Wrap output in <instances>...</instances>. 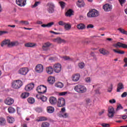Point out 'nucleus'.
I'll return each instance as SVG.
<instances>
[{
	"label": "nucleus",
	"mask_w": 127,
	"mask_h": 127,
	"mask_svg": "<svg viewBox=\"0 0 127 127\" xmlns=\"http://www.w3.org/2000/svg\"><path fill=\"white\" fill-rule=\"evenodd\" d=\"M60 118H64V119H66V118L69 117V114L66 112V108L64 107L61 109L60 112Z\"/></svg>",
	"instance_id": "nucleus-5"
},
{
	"label": "nucleus",
	"mask_w": 127,
	"mask_h": 127,
	"mask_svg": "<svg viewBox=\"0 0 127 127\" xmlns=\"http://www.w3.org/2000/svg\"><path fill=\"white\" fill-rule=\"evenodd\" d=\"M17 23L21 24L22 25H28L29 24V22H28V21L23 20L18 21Z\"/></svg>",
	"instance_id": "nucleus-37"
},
{
	"label": "nucleus",
	"mask_w": 127,
	"mask_h": 127,
	"mask_svg": "<svg viewBox=\"0 0 127 127\" xmlns=\"http://www.w3.org/2000/svg\"><path fill=\"white\" fill-rule=\"evenodd\" d=\"M27 101L29 104H34L35 102V99H34L33 98L30 97L28 98Z\"/></svg>",
	"instance_id": "nucleus-39"
},
{
	"label": "nucleus",
	"mask_w": 127,
	"mask_h": 127,
	"mask_svg": "<svg viewBox=\"0 0 127 127\" xmlns=\"http://www.w3.org/2000/svg\"><path fill=\"white\" fill-rule=\"evenodd\" d=\"M118 30H119V31H120V32H121V33H122L123 34H125L126 32V30H125V29H122L121 28H119Z\"/></svg>",
	"instance_id": "nucleus-53"
},
{
	"label": "nucleus",
	"mask_w": 127,
	"mask_h": 127,
	"mask_svg": "<svg viewBox=\"0 0 127 127\" xmlns=\"http://www.w3.org/2000/svg\"><path fill=\"white\" fill-rule=\"evenodd\" d=\"M47 10L49 13H53L55 11V5L52 2L48 3L47 4Z\"/></svg>",
	"instance_id": "nucleus-4"
},
{
	"label": "nucleus",
	"mask_w": 127,
	"mask_h": 127,
	"mask_svg": "<svg viewBox=\"0 0 127 127\" xmlns=\"http://www.w3.org/2000/svg\"><path fill=\"white\" fill-rule=\"evenodd\" d=\"M50 127V124L47 122H44L41 125V127Z\"/></svg>",
	"instance_id": "nucleus-42"
},
{
	"label": "nucleus",
	"mask_w": 127,
	"mask_h": 127,
	"mask_svg": "<svg viewBox=\"0 0 127 127\" xmlns=\"http://www.w3.org/2000/svg\"><path fill=\"white\" fill-rule=\"evenodd\" d=\"M46 72L49 75H52L53 74V67L52 66H48L46 68Z\"/></svg>",
	"instance_id": "nucleus-20"
},
{
	"label": "nucleus",
	"mask_w": 127,
	"mask_h": 127,
	"mask_svg": "<svg viewBox=\"0 0 127 127\" xmlns=\"http://www.w3.org/2000/svg\"><path fill=\"white\" fill-rule=\"evenodd\" d=\"M65 99L63 98H59L58 101V107H64L65 106Z\"/></svg>",
	"instance_id": "nucleus-17"
},
{
	"label": "nucleus",
	"mask_w": 127,
	"mask_h": 127,
	"mask_svg": "<svg viewBox=\"0 0 127 127\" xmlns=\"http://www.w3.org/2000/svg\"><path fill=\"white\" fill-rule=\"evenodd\" d=\"M87 16L88 17H97L99 16V11L95 9H93L87 13Z\"/></svg>",
	"instance_id": "nucleus-3"
},
{
	"label": "nucleus",
	"mask_w": 127,
	"mask_h": 127,
	"mask_svg": "<svg viewBox=\"0 0 127 127\" xmlns=\"http://www.w3.org/2000/svg\"><path fill=\"white\" fill-rule=\"evenodd\" d=\"M48 81L50 84H54L55 83V77L50 76L48 79Z\"/></svg>",
	"instance_id": "nucleus-28"
},
{
	"label": "nucleus",
	"mask_w": 127,
	"mask_h": 127,
	"mask_svg": "<svg viewBox=\"0 0 127 127\" xmlns=\"http://www.w3.org/2000/svg\"><path fill=\"white\" fill-rule=\"evenodd\" d=\"M99 52L101 53V54H103V55H110V52L108 50H105L104 49H100L99 50Z\"/></svg>",
	"instance_id": "nucleus-23"
},
{
	"label": "nucleus",
	"mask_w": 127,
	"mask_h": 127,
	"mask_svg": "<svg viewBox=\"0 0 127 127\" xmlns=\"http://www.w3.org/2000/svg\"><path fill=\"white\" fill-rule=\"evenodd\" d=\"M7 110L9 114H14L15 113V109L13 107H10L8 108Z\"/></svg>",
	"instance_id": "nucleus-36"
},
{
	"label": "nucleus",
	"mask_w": 127,
	"mask_h": 127,
	"mask_svg": "<svg viewBox=\"0 0 127 127\" xmlns=\"http://www.w3.org/2000/svg\"><path fill=\"white\" fill-rule=\"evenodd\" d=\"M15 119L13 118V117L11 116H7V122L9 124H13V123H14Z\"/></svg>",
	"instance_id": "nucleus-27"
},
{
	"label": "nucleus",
	"mask_w": 127,
	"mask_h": 127,
	"mask_svg": "<svg viewBox=\"0 0 127 127\" xmlns=\"http://www.w3.org/2000/svg\"><path fill=\"white\" fill-rule=\"evenodd\" d=\"M86 83H90L92 81V79L90 77H86L85 78Z\"/></svg>",
	"instance_id": "nucleus-50"
},
{
	"label": "nucleus",
	"mask_w": 127,
	"mask_h": 127,
	"mask_svg": "<svg viewBox=\"0 0 127 127\" xmlns=\"http://www.w3.org/2000/svg\"><path fill=\"white\" fill-rule=\"evenodd\" d=\"M113 84H111L110 86L108 87L107 91L108 92H109V93H111V92H112V90H113Z\"/></svg>",
	"instance_id": "nucleus-48"
},
{
	"label": "nucleus",
	"mask_w": 127,
	"mask_h": 127,
	"mask_svg": "<svg viewBox=\"0 0 127 127\" xmlns=\"http://www.w3.org/2000/svg\"><path fill=\"white\" fill-rule=\"evenodd\" d=\"M50 46H51V43L50 42H46L43 45L42 48L44 51H47Z\"/></svg>",
	"instance_id": "nucleus-18"
},
{
	"label": "nucleus",
	"mask_w": 127,
	"mask_h": 127,
	"mask_svg": "<svg viewBox=\"0 0 127 127\" xmlns=\"http://www.w3.org/2000/svg\"><path fill=\"white\" fill-rule=\"evenodd\" d=\"M16 3L19 6H25L26 5V0H16Z\"/></svg>",
	"instance_id": "nucleus-16"
},
{
	"label": "nucleus",
	"mask_w": 127,
	"mask_h": 127,
	"mask_svg": "<svg viewBox=\"0 0 127 127\" xmlns=\"http://www.w3.org/2000/svg\"><path fill=\"white\" fill-rule=\"evenodd\" d=\"M76 27L78 29L82 30L83 29H85V25H84V24L80 23L76 26Z\"/></svg>",
	"instance_id": "nucleus-34"
},
{
	"label": "nucleus",
	"mask_w": 127,
	"mask_h": 127,
	"mask_svg": "<svg viewBox=\"0 0 127 127\" xmlns=\"http://www.w3.org/2000/svg\"><path fill=\"white\" fill-rule=\"evenodd\" d=\"M119 1L122 6H123V4L126 3V0H119Z\"/></svg>",
	"instance_id": "nucleus-52"
},
{
	"label": "nucleus",
	"mask_w": 127,
	"mask_h": 127,
	"mask_svg": "<svg viewBox=\"0 0 127 127\" xmlns=\"http://www.w3.org/2000/svg\"><path fill=\"white\" fill-rule=\"evenodd\" d=\"M44 121H47V118L45 117H40L39 119L37 120V122H43Z\"/></svg>",
	"instance_id": "nucleus-40"
},
{
	"label": "nucleus",
	"mask_w": 127,
	"mask_h": 127,
	"mask_svg": "<svg viewBox=\"0 0 127 127\" xmlns=\"http://www.w3.org/2000/svg\"><path fill=\"white\" fill-rule=\"evenodd\" d=\"M65 22H64V21H60L59 22V25H61L62 26H63L64 25H65Z\"/></svg>",
	"instance_id": "nucleus-57"
},
{
	"label": "nucleus",
	"mask_w": 127,
	"mask_h": 127,
	"mask_svg": "<svg viewBox=\"0 0 127 127\" xmlns=\"http://www.w3.org/2000/svg\"><path fill=\"white\" fill-rule=\"evenodd\" d=\"M36 112H37V113H41V112H42V109L40 108H37L35 109Z\"/></svg>",
	"instance_id": "nucleus-54"
},
{
	"label": "nucleus",
	"mask_w": 127,
	"mask_h": 127,
	"mask_svg": "<svg viewBox=\"0 0 127 127\" xmlns=\"http://www.w3.org/2000/svg\"><path fill=\"white\" fill-rule=\"evenodd\" d=\"M108 117L109 118H114L115 116V108L112 106H110L108 108Z\"/></svg>",
	"instance_id": "nucleus-12"
},
{
	"label": "nucleus",
	"mask_w": 127,
	"mask_h": 127,
	"mask_svg": "<svg viewBox=\"0 0 127 127\" xmlns=\"http://www.w3.org/2000/svg\"><path fill=\"white\" fill-rule=\"evenodd\" d=\"M40 99L42 102H46L47 101V98L45 96H42Z\"/></svg>",
	"instance_id": "nucleus-51"
},
{
	"label": "nucleus",
	"mask_w": 127,
	"mask_h": 127,
	"mask_svg": "<svg viewBox=\"0 0 127 127\" xmlns=\"http://www.w3.org/2000/svg\"><path fill=\"white\" fill-rule=\"evenodd\" d=\"M37 91L39 94H44V93H46L47 88L44 85H40L37 87Z\"/></svg>",
	"instance_id": "nucleus-9"
},
{
	"label": "nucleus",
	"mask_w": 127,
	"mask_h": 127,
	"mask_svg": "<svg viewBox=\"0 0 127 127\" xmlns=\"http://www.w3.org/2000/svg\"><path fill=\"white\" fill-rule=\"evenodd\" d=\"M4 102L7 106H11L14 103V100L10 97H7L4 100Z\"/></svg>",
	"instance_id": "nucleus-13"
},
{
	"label": "nucleus",
	"mask_w": 127,
	"mask_h": 127,
	"mask_svg": "<svg viewBox=\"0 0 127 127\" xmlns=\"http://www.w3.org/2000/svg\"><path fill=\"white\" fill-rule=\"evenodd\" d=\"M68 94L67 92H63L59 93L60 96H65V95H67Z\"/></svg>",
	"instance_id": "nucleus-55"
},
{
	"label": "nucleus",
	"mask_w": 127,
	"mask_h": 127,
	"mask_svg": "<svg viewBox=\"0 0 127 127\" xmlns=\"http://www.w3.org/2000/svg\"><path fill=\"white\" fill-rule=\"evenodd\" d=\"M78 7H83L85 5V2L83 0H78L76 2Z\"/></svg>",
	"instance_id": "nucleus-24"
},
{
	"label": "nucleus",
	"mask_w": 127,
	"mask_h": 127,
	"mask_svg": "<svg viewBox=\"0 0 127 127\" xmlns=\"http://www.w3.org/2000/svg\"><path fill=\"white\" fill-rule=\"evenodd\" d=\"M41 3V1H36L35 2L34 4H33L31 6V7L32 8H35V7H37V6H38V5H40Z\"/></svg>",
	"instance_id": "nucleus-32"
},
{
	"label": "nucleus",
	"mask_w": 127,
	"mask_h": 127,
	"mask_svg": "<svg viewBox=\"0 0 127 127\" xmlns=\"http://www.w3.org/2000/svg\"><path fill=\"white\" fill-rule=\"evenodd\" d=\"M73 15V11L72 9H69L67 10V11L65 13L66 16H71V15Z\"/></svg>",
	"instance_id": "nucleus-38"
},
{
	"label": "nucleus",
	"mask_w": 127,
	"mask_h": 127,
	"mask_svg": "<svg viewBox=\"0 0 127 127\" xmlns=\"http://www.w3.org/2000/svg\"><path fill=\"white\" fill-rule=\"evenodd\" d=\"M53 69L55 73H60L61 70H62V66L60 64H55L53 66Z\"/></svg>",
	"instance_id": "nucleus-7"
},
{
	"label": "nucleus",
	"mask_w": 127,
	"mask_h": 127,
	"mask_svg": "<svg viewBox=\"0 0 127 127\" xmlns=\"http://www.w3.org/2000/svg\"><path fill=\"white\" fill-rule=\"evenodd\" d=\"M54 111H55V109H54V107L52 106H48L47 107V112L49 114H53V113H54Z\"/></svg>",
	"instance_id": "nucleus-22"
},
{
	"label": "nucleus",
	"mask_w": 127,
	"mask_h": 127,
	"mask_svg": "<svg viewBox=\"0 0 127 127\" xmlns=\"http://www.w3.org/2000/svg\"><path fill=\"white\" fill-rule=\"evenodd\" d=\"M127 96V93L125 92L122 94L121 97L122 98H126Z\"/></svg>",
	"instance_id": "nucleus-61"
},
{
	"label": "nucleus",
	"mask_w": 127,
	"mask_h": 127,
	"mask_svg": "<svg viewBox=\"0 0 127 127\" xmlns=\"http://www.w3.org/2000/svg\"><path fill=\"white\" fill-rule=\"evenodd\" d=\"M22 86V81L19 79L14 80L11 82L13 89H19Z\"/></svg>",
	"instance_id": "nucleus-2"
},
{
	"label": "nucleus",
	"mask_w": 127,
	"mask_h": 127,
	"mask_svg": "<svg viewBox=\"0 0 127 127\" xmlns=\"http://www.w3.org/2000/svg\"><path fill=\"white\" fill-rule=\"evenodd\" d=\"M74 91L79 94H84L87 92V87L82 84H77L74 86Z\"/></svg>",
	"instance_id": "nucleus-1"
},
{
	"label": "nucleus",
	"mask_w": 127,
	"mask_h": 127,
	"mask_svg": "<svg viewBox=\"0 0 127 127\" xmlns=\"http://www.w3.org/2000/svg\"><path fill=\"white\" fill-rule=\"evenodd\" d=\"M125 89V87H124V84L122 83H120L118 85L117 92H121V90H124Z\"/></svg>",
	"instance_id": "nucleus-26"
},
{
	"label": "nucleus",
	"mask_w": 127,
	"mask_h": 127,
	"mask_svg": "<svg viewBox=\"0 0 127 127\" xmlns=\"http://www.w3.org/2000/svg\"><path fill=\"white\" fill-rule=\"evenodd\" d=\"M55 86L57 88H60V89L63 88L64 87V84L61 82H58L55 83Z\"/></svg>",
	"instance_id": "nucleus-33"
},
{
	"label": "nucleus",
	"mask_w": 127,
	"mask_h": 127,
	"mask_svg": "<svg viewBox=\"0 0 127 127\" xmlns=\"http://www.w3.org/2000/svg\"><path fill=\"white\" fill-rule=\"evenodd\" d=\"M36 24H39V25H41V27H48V28H50V27H51V26H52V25H53L54 24V22H50L48 23L47 24H43V22L41 21H39L38 20L36 22Z\"/></svg>",
	"instance_id": "nucleus-6"
},
{
	"label": "nucleus",
	"mask_w": 127,
	"mask_h": 127,
	"mask_svg": "<svg viewBox=\"0 0 127 127\" xmlns=\"http://www.w3.org/2000/svg\"><path fill=\"white\" fill-rule=\"evenodd\" d=\"M43 70H44V67L41 64H37L35 68V71L36 73H42Z\"/></svg>",
	"instance_id": "nucleus-11"
},
{
	"label": "nucleus",
	"mask_w": 127,
	"mask_h": 127,
	"mask_svg": "<svg viewBox=\"0 0 127 127\" xmlns=\"http://www.w3.org/2000/svg\"><path fill=\"white\" fill-rule=\"evenodd\" d=\"M10 43V41L9 40H5L1 43V47H3L4 45H7L8 47H9V45Z\"/></svg>",
	"instance_id": "nucleus-25"
},
{
	"label": "nucleus",
	"mask_w": 127,
	"mask_h": 127,
	"mask_svg": "<svg viewBox=\"0 0 127 127\" xmlns=\"http://www.w3.org/2000/svg\"><path fill=\"white\" fill-rule=\"evenodd\" d=\"M86 101L87 104H90V103H91V99L87 98L86 99Z\"/></svg>",
	"instance_id": "nucleus-64"
},
{
	"label": "nucleus",
	"mask_w": 127,
	"mask_h": 127,
	"mask_svg": "<svg viewBox=\"0 0 127 127\" xmlns=\"http://www.w3.org/2000/svg\"><path fill=\"white\" fill-rule=\"evenodd\" d=\"M114 47L116 48L118 47H122V48H127V45L126 44H123L121 42H118L117 44L114 45Z\"/></svg>",
	"instance_id": "nucleus-19"
},
{
	"label": "nucleus",
	"mask_w": 127,
	"mask_h": 127,
	"mask_svg": "<svg viewBox=\"0 0 127 127\" xmlns=\"http://www.w3.org/2000/svg\"><path fill=\"white\" fill-rule=\"evenodd\" d=\"M81 75L79 73L74 74L71 76V80L72 82H78L80 80Z\"/></svg>",
	"instance_id": "nucleus-14"
},
{
	"label": "nucleus",
	"mask_w": 127,
	"mask_h": 127,
	"mask_svg": "<svg viewBox=\"0 0 127 127\" xmlns=\"http://www.w3.org/2000/svg\"><path fill=\"white\" fill-rule=\"evenodd\" d=\"M113 51L115 52V53H118V54H125V51H117L116 49H113Z\"/></svg>",
	"instance_id": "nucleus-46"
},
{
	"label": "nucleus",
	"mask_w": 127,
	"mask_h": 127,
	"mask_svg": "<svg viewBox=\"0 0 127 127\" xmlns=\"http://www.w3.org/2000/svg\"><path fill=\"white\" fill-rule=\"evenodd\" d=\"M105 110L104 109L102 110L101 111L99 112V116H102L104 113H105Z\"/></svg>",
	"instance_id": "nucleus-63"
},
{
	"label": "nucleus",
	"mask_w": 127,
	"mask_h": 127,
	"mask_svg": "<svg viewBox=\"0 0 127 127\" xmlns=\"http://www.w3.org/2000/svg\"><path fill=\"white\" fill-rule=\"evenodd\" d=\"M35 46V44L31 43H28L25 44V47H34Z\"/></svg>",
	"instance_id": "nucleus-41"
},
{
	"label": "nucleus",
	"mask_w": 127,
	"mask_h": 127,
	"mask_svg": "<svg viewBox=\"0 0 127 127\" xmlns=\"http://www.w3.org/2000/svg\"><path fill=\"white\" fill-rule=\"evenodd\" d=\"M101 126L103 127H110V124H105V123H103V124H101Z\"/></svg>",
	"instance_id": "nucleus-59"
},
{
	"label": "nucleus",
	"mask_w": 127,
	"mask_h": 127,
	"mask_svg": "<svg viewBox=\"0 0 127 127\" xmlns=\"http://www.w3.org/2000/svg\"><path fill=\"white\" fill-rule=\"evenodd\" d=\"M124 63H125V64L124 65V67H127V58H125L124 59Z\"/></svg>",
	"instance_id": "nucleus-56"
},
{
	"label": "nucleus",
	"mask_w": 127,
	"mask_h": 127,
	"mask_svg": "<svg viewBox=\"0 0 127 127\" xmlns=\"http://www.w3.org/2000/svg\"><path fill=\"white\" fill-rule=\"evenodd\" d=\"M78 66L79 69H83L84 67H85V64L83 62H81L78 63Z\"/></svg>",
	"instance_id": "nucleus-43"
},
{
	"label": "nucleus",
	"mask_w": 127,
	"mask_h": 127,
	"mask_svg": "<svg viewBox=\"0 0 127 127\" xmlns=\"http://www.w3.org/2000/svg\"><path fill=\"white\" fill-rule=\"evenodd\" d=\"M63 58L64 60H66L67 61H72V60H73V59L67 56H64L63 57Z\"/></svg>",
	"instance_id": "nucleus-47"
},
{
	"label": "nucleus",
	"mask_w": 127,
	"mask_h": 127,
	"mask_svg": "<svg viewBox=\"0 0 127 127\" xmlns=\"http://www.w3.org/2000/svg\"><path fill=\"white\" fill-rule=\"evenodd\" d=\"M5 124H6L5 119L3 117H0V126H5Z\"/></svg>",
	"instance_id": "nucleus-29"
},
{
	"label": "nucleus",
	"mask_w": 127,
	"mask_h": 127,
	"mask_svg": "<svg viewBox=\"0 0 127 127\" xmlns=\"http://www.w3.org/2000/svg\"><path fill=\"white\" fill-rule=\"evenodd\" d=\"M34 86H35L34 83H29L28 85L25 86V90L27 92H30V91L33 90V88H34Z\"/></svg>",
	"instance_id": "nucleus-15"
},
{
	"label": "nucleus",
	"mask_w": 127,
	"mask_h": 127,
	"mask_svg": "<svg viewBox=\"0 0 127 127\" xmlns=\"http://www.w3.org/2000/svg\"><path fill=\"white\" fill-rule=\"evenodd\" d=\"M53 42H56V43H62V42H64V40H62L60 38H57L55 39H54L53 40Z\"/></svg>",
	"instance_id": "nucleus-30"
},
{
	"label": "nucleus",
	"mask_w": 127,
	"mask_h": 127,
	"mask_svg": "<svg viewBox=\"0 0 127 127\" xmlns=\"http://www.w3.org/2000/svg\"><path fill=\"white\" fill-rule=\"evenodd\" d=\"M29 71V70H28V68L27 67H21L18 70V74L25 76V75L27 74V73H28Z\"/></svg>",
	"instance_id": "nucleus-8"
},
{
	"label": "nucleus",
	"mask_w": 127,
	"mask_h": 127,
	"mask_svg": "<svg viewBox=\"0 0 127 127\" xmlns=\"http://www.w3.org/2000/svg\"><path fill=\"white\" fill-rule=\"evenodd\" d=\"M103 9H104V11L109 12V11H111V10L113 9V5L109 3H106L105 4L103 5Z\"/></svg>",
	"instance_id": "nucleus-10"
},
{
	"label": "nucleus",
	"mask_w": 127,
	"mask_h": 127,
	"mask_svg": "<svg viewBox=\"0 0 127 127\" xmlns=\"http://www.w3.org/2000/svg\"><path fill=\"white\" fill-rule=\"evenodd\" d=\"M5 33H8V32L7 31H0V35H2L3 34H5Z\"/></svg>",
	"instance_id": "nucleus-62"
},
{
	"label": "nucleus",
	"mask_w": 127,
	"mask_h": 127,
	"mask_svg": "<svg viewBox=\"0 0 127 127\" xmlns=\"http://www.w3.org/2000/svg\"><path fill=\"white\" fill-rule=\"evenodd\" d=\"M59 3L62 7V8L63 9V8H64V7H65V2H64V1H60Z\"/></svg>",
	"instance_id": "nucleus-49"
},
{
	"label": "nucleus",
	"mask_w": 127,
	"mask_h": 127,
	"mask_svg": "<svg viewBox=\"0 0 127 127\" xmlns=\"http://www.w3.org/2000/svg\"><path fill=\"white\" fill-rule=\"evenodd\" d=\"M109 103L110 104H115L116 103V99H112L109 100Z\"/></svg>",
	"instance_id": "nucleus-58"
},
{
	"label": "nucleus",
	"mask_w": 127,
	"mask_h": 127,
	"mask_svg": "<svg viewBox=\"0 0 127 127\" xmlns=\"http://www.w3.org/2000/svg\"><path fill=\"white\" fill-rule=\"evenodd\" d=\"M29 96V93L24 92L22 93L21 95V98H22V99H26V98L28 97Z\"/></svg>",
	"instance_id": "nucleus-35"
},
{
	"label": "nucleus",
	"mask_w": 127,
	"mask_h": 127,
	"mask_svg": "<svg viewBox=\"0 0 127 127\" xmlns=\"http://www.w3.org/2000/svg\"><path fill=\"white\" fill-rule=\"evenodd\" d=\"M64 29H65V30H67V31L70 30V29H71V25L69 24H65Z\"/></svg>",
	"instance_id": "nucleus-45"
},
{
	"label": "nucleus",
	"mask_w": 127,
	"mask_h": 127,
	"mask_svg": "<svg viewBox=\"0 0 127 127\" xmlns=\"http://www.w3.org/2000/svg\"><path fill=\"white\" fill-rule=\"evenodd\" d=\"M19 43L17 41L10 42V44H9V47H13L14 46H17Z\"/></svg>",
	"instance_id": "nucleus-31"
},
{
	"label": "nucleus",
	"mask_w": 127,
	"mask_h": 127,
	"mask_svg": "<svg viewBox=\"0 0 127 127\" xmlns=\"http://www.w3.org/2000/svg\"><path fill=\"white\" fill-rule=\"evenodd\" d=\"M120 110H124V107L122 106V104H119L117 105L116 111V112H119Z\"/></svg>",
	"instance_id": "nucleus-44"
},
{
	"label": "nucleus",
	"mask_w": 127,
	"mask_h": 127,
	"mask_svg": "<svg viewBox=\"0 0 127 127\" xmlns=\"http://www.w3.org/2000/svg\"><path fill=\"white\" fill-rule=\"evenodd\" d=\"M86 28L87 29H89V28H94V25L93 24H89L87 26Z\"/></svg>",
	"instance_id": "nucleus-60"
},
{
	"label": "nucleus",
	"mask_w": 127,
	"mask_h": 127,
	"mask_svg": "<svg viewBox=\"0 0 127 127\" xmlns=\"http://www.w3.org/2000/svg\"><path fill=\"white\" fill-rule=\"evenodd\" d=\"M49 102L52 105H56L57 103V99L54 97H51L49 98Z\"/></svg>",
	"instance_id": "nucleus-21"
}]
</instances>
